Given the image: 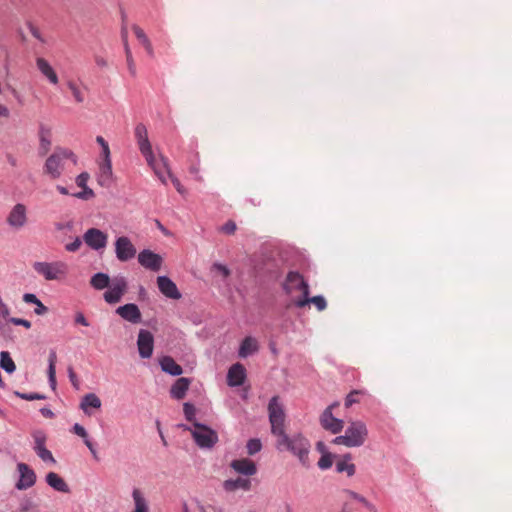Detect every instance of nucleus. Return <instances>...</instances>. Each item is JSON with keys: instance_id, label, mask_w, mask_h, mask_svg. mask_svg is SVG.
<instances>
[{"instance_id": "3", "label": "nucleus", "mask_w": 512, "mask_h": 512, "mask_svg": "<svg viewBox=\"0 0 512 512\" xmlns=\"http://www.w3.org/2000/svg\"><path fill=\"white\" fill-rule=\"evenodd\" d=\"M368 438L367 425L360 420L351 421L345 430L344 435L333 439L336 445H344L348 448L361 447Z\"/></svg>"}, {"instance_id": "46", "label": "nucleus", "mask_w": 512, "mask_h": 512, "mask_svg": "<svg viewBox=\"0 0 512 512\" xmlns=\"http://www.w3.org/2000/svg\"><path fill=\"white\" fill-rule=\"evenodd\" d=\"M121 38H122V41H123V46H124V50H125V56L126 57L133 56L132 52H131V49L129 47V44H128V31H127L126 27H123L122 30H121Z\"/></svg>"}, {"instance_id": "39", "label": "nucleus", "mask_w": 512, "mask_h": 512, "mask_svg": "<svg viewBox=\"0 0 512 512\" xmlns=\"http://www.w3.org/2000/svg\"><path fill=\"white\" fill-rule=\"evenodd\" d=\"M67 86L72 93L75 101L77 103H83L85 100V96L83 91L80 89V87L74 82V81H68Z\"/></svg>"}, {"instance_id": "17", "label": "nucleus", "mask_w": 512, "mask_h": 512, "mask_svg": "<svg viewBox=\"0 0 512 512\" xmlns=\"http://www.w3.org/2000/svg\"><path fill=\"white\" fill-rule=\"evenodd\" d=\"M147 164L152 168L155 175L160 179V181L166 184V175L170 176L171 172L168 168L167 159L163 156L156 158L153 153H151V157L146 159Z\"/></svg>"}, {"instance_id": "43", "label": "nucleus", "mask_w": 512, "mask_h": 512, "mask_svg": "<svg viewBox=\"0 0 512 512\" xmlns=\"http://www.w3.org/2000/svg\"><path fill=\"white\" fill-rule=\"evenodd\" d=\"M246 448H247L248 455H254L261 450V448H262L261 441L256 438L250 439L247 442Z\"/></svg>"}, {"instance_id": "35", "label": "nucleus", "mask_w": 512, "mask_h": 512, "mask_svg": "<svg viewBox=\"0 0 512 512\" xmlns=\"http://www.w3.org/2000/svg\"><path fill=\"white\" fill-rule=\"evenodd\" d=\"M73 432L78 435L79 437L83 438L84 439V443L85 445L88 447V449L90 450V452L92 453L93 457L95 459H98L97 457V452L94 448V445L93 443L88 439V434L85 430V428L83 426H81L80 424L76 423L74 426H73Z\"/></svg>"}, {"instance_id": "54", "label": "nucleus", "mask_w": 512, "mask_h": 512, "mask_svg": "<svg viewBox=\"0 0 512 512\" xmlns=\"http://www.w3.org/2000/svg\"><path fill=\"white\" fill-rule=\"evenodd\" d=\"M221 229L226 234H233L236 231V224L233 221H228L222 226Z\"/></svg>"}, {"instance_id": "36", "label": "nucleus", "mask_w": 512, "mask_h": 512, "mask_svg": "<svg viewBox=\"0 0 512 512\" xmlns=\"http://www.w3.org/2000/svg\"><path fill=\"white\" fill-rule=\"evenodd\" d=\"M90 284L95 289L102 290L109 286L110 278L107 274L99 272L92 276Z\"/></svg>"}, {"instance_id": "8", "label": "nucleus", "mask_w": 512, "mask_h": 512, "mask_svg": "<svg viewBox=\"0 0 512 512\" xmlns=\"http://www.w3.org/2000/svg\"><path fill=\"white\" fill-rule=\"evenodd\" d=\"M6 223L14 230L22 229L28 223L27 207L22 203L14 205L6 217Z\"/></svg>"}, {"instance_id": "47", "label": "nucleus", "mask_w": 512, "mask_h": 512, "mask_svg": "<svg viewBox=\"0 0 512 512\" xmlns=\"http://www.w3.org/2000/svg\"><path fill=\"white\" fill-rule=\"evenodd\" d=\"M96 142L101 146L102 148V155L105 158H110V149L109 145L106 142V140L102 136L96 137Z\"/></svg>"}, {"instance_id": "14", "label": "nucleus", "mask_w": 512, "mask_h": 512, "mask_svg": "<svg viewBox=\"0 0 512 512\" xmlns=\"http://www.w3.org/2000/svg\"><path fill=\"white\" fill-rule=\"evenodd\" d=\"M137 347L142 358H150L153 354L154 337L148 330L141 329L138 333Z\"/></svg>"}, {"instance_id": "60", "label": "nucleus", "mask_w": 512, "mask_h": 512, "mask_svg": "<svg viewBox=\"0 0 512 512\" xmlns=\"http://www.w3.org/2000/svg\"><path fill=\"white\" fill-rule=\"evenodd\" d=\"M23 301L26 303H31V304L36 305L40 300L36 297V295H34L32 293H26L23 295Z\"/></svg>"}, {"instance_id": "18", "label": "nucleus", "mask_w": 512, "mask_h": 512, "mask_svg": "<svg viewBox=\"0 0 512 512\" xmlns=\"http://www.w3.org/2000/svg\"><path fill=\"white\" fill-rule=\"evenodd\" d=\"M157 286L160 292L167 298L174 300H178L181 298V293L179 292L176 284L169 277L158 276Z\"/></svg>"}, {"instance_id": "5", "label": "nucleus", "mask_w": 512, "mask_h": 512, "mask_svg": "<svg viewBox=\"0 0 512 512\" xmlns=\"http://www.w3.org/2000/svg\"><path fill=\"white\" fill-rule=\"evenodd\" d=\"M33 269L47 281L61 280L69 271L68 264L64 261L34 262Z\"/></svg>"}, {"instance_id": "55", "label": "nucleus", "mask_w": 512, "mask_h": 512, "mask_svg": "<svg viewBox=\"0 0 512 512\" xmlns=\"http://www.w3.org/2000/svg\"><path fill=\"white\" fill-rule=\"evenodd\" d=\"M16 394L20 398L25 399V400H29V401L36 400V399H43L44 398V396H42L40 394H37V393L26 394V393H19V392H17Z\"/></svg>"}, {"instance_id": "44", "label": "nucleus", "mask_w": 512, "mask_h": 512, "mask_svg": "<svg viewBox=\"0 0 512 512\" xmlns=\"http://www.w3.org/2000/svg\"><path fill=\"white\" fill-rule=\"evenodd\" d=\"M183 411H184V415H185V418L191 422L192 424L194 422H197L195 420V415H196V408L194 407V405L190 404V403H184L183 405Z\"/></svg>"}, {"instance_id": "11", "label": "nucleus", "mask_w": 512, "mask_h": 512, "mask_svg": "<svg viewBox=\"0 0 512 512\" xmlns=\"http://www.w3.org/2000/svg\"><path fill=\"white\" fill-rule=\"evenodd\" d=\"M83 241L93 250H103L108 243V234L98 228H89L83 234Z\"/></svg>"}, {"instance_id": "28", "label": "nucleus", "mask_w": 512, "mask_h": 512, "mask_svg": "<svg viewBox=\"0 0 512 512\" xmlns=\"http://www.w3.org/2000/svg\"><path fill=\"white\" fill-rule=\"evenodd\" d=\"M259 349L258 342L253 337H246L241 342L240 348H239V356L241 358H246L254 353H256Z\"/></svg>"}, {"instance_id": "42", "label": "nucleus", "mask_w": 512, "mask_h": 512, "mask_svg": "<svg viewBox=\"0 0 512 512\" xmlns=\"http://www.w3.org/2000/svg\"><path fill=\"white\" fill-rule=\"evenodd\" d=\"M333 464V455L331 453L322 454L321 458L318 461V467L321 470L329 469Z\"/></svg>"}, {"instance_id": "59", "label": "nucleus", "mask_w": 512, "mask_h": 512, "mask_svg": "<svg viewBox=\"0 0 512 512\" xmlns=\"http://www.w3.org/2000/svg\"><path fill=\"white\" fill-rule=\"evenodd\" d=\"M346 495L354 500H357L359 501L360 503H364V501L366 500L365 497L361 496L360 494L354 492V491H351V490H346L345 491Z\"/></svg>"}, {"instance_id": "15", "label": "nucleus", "mask_w": 512, "mask_h": 512, "mask_svg": "<svg viewBox=\"0 0 512 512\" xmlns=\"http://www.w3.org/2000/svg\"><path fill=\"white\" fill-rule=\"evenodd\" d=\"M319 422L324 430L331 432L332 434H338L344 427V422L333 416V412L329 409H325L320 415Z\"/></svg>"}, {"instance_id": "51", "label": "nucleus", "mask_w": 512, "mask_h": 512, "mask_svg": "<svg viewBox=\"0 0 512 512\" xmlns=\"http://www.w3.org/2000/svg\"><path fill=\"white\" fill-rule=\"evenodd\" d=\"M101 170L103 175L110 176L112 174V163L110 158H105L103 164L101 165Z\"/></svg>"}, {"instance_id": "37", "label": "nucleus", "mask_w": 512, "mask_h": 512, "mask_svg": "<svg viewBox=\"0 0 512 512\" xmlns=\"http://www.w3.org/2000/svg\"><path fill=\"white\" fill-rule=\"evenodd\" d=\"M0 366L2 369H4L8 373H12L15 371L16 366H15V363H14L13 359L11 358L9 352H7V351L1 352Z\"/></svg>"}, {"instance_id": "53", "label": "nucleus", "mask_w": 512, "mask_h": 512, "mask_svg": "<svg viewBox=\"0 0 512 512\" xmlns=\"http://www.w3.org/2000/svg\"><path fill=\"white\" fill-rule=\"evenodd\" d=\"M168 177L171 179V181H172L175 189L178 191V193H180L181 195H184L186 193V190L180 183L179 179L176 178L175 176H173L172 174Z\"/></svg>"}, {"instance_id": "33", "label": "nucleus", "mask_w": 512, "mask_h": 512, "mask_svg": "<svg viewBox=\"0 0 512 512\" xmlns=\"http://www.w3.org/2000/svg\"><path fill=\"white\" fill-rule=\"evenodd\" d=\"M48 379L51 387L55 389L56 387V362H57V354L54 350L49 352L48 357Z\"/></svg>"}, {"instance_id": "9", "label": "nucleus", "mask_w": 512, "mask_h": 512, "mask_svg": "<svg viewBox=\"0 0 512 512\" xmlns=\"http://www.w3.org/2000/svg\"><path fill=\"white\" fill-rule=\"evenodd\" d=\"M114 246L116 257L120 262H127L136 256V247L127 236L118 237Z\"/></svg>"}, {"instance_id": "63", "label": "nucleus", "mask_w": 512, "mask_h": 512, "mask_svg": "<svg viewBox=\"0 0 512 512\" xmlns=\"http://www.w3.org/2000/svg\"><path fill=\"white\" fill-rule=\"evenodd\" d=\"M40 412L45 418L54 417V413L49 408H41Z\"/></svg>"}, {"instance_id": "25", "label": "nucleus", "mask_w": 512, "mask_h": 512, "mask_svg": "<svg viewBox=\"0 0 512 512\" xmlns=\"http://www.w3.org/2000/svg\"><path fill=\"white\" fill-rule=\"evenodd\" d=\"M46 483L57 492L70 493L67 482L56 472H49L45 477Z\"/></svg>"}, {"instance_id": "62", "label": "nucleus", "mask_w": 512, "mask_h": 512, "mask_svg": "<svg viewBox=\"0 0 512 512\" xmlns=\"http://www.w3.org/2000/svg\"><path fill=\"white\" fill-rule=\"evenodd\" d=\"M9 117H10L9 108L0 103V118L8 119Z\"/></svg>"}, {"instance_id": "21", "label": "nucleus", "mask_w": 512, "mask_h": 512, "mask_svg": "<svg viewBox=\"0 0 512 512\" xmlns=\"http://www.w3.org/2000/svg\"><path fill=\"white\" fill-rule=\"evenodd\" d=\"M116 313L124 320L133 324H137L141 321L140 309L134 303H128L123 306H119L116 309Z\"/></svg>"}, {"instance_id": "16", "label": "nucleus", "mask_w": 512, "mask_h": 512, "mask_svg": "<svg viewBox=\"0 0 512 512\" xmlns=\"http://www.w3.org/2000/svg\"><path fill=\"white\" fill-rule=\"evenodd\" d=\"M135 137L139 146V150L145 159H149L151 157L152 146L148 138V131L144 124L139 123L135 127Z\"/></svg>"}, {"instance_id": "1", "label": "nucleus", "mask_w": 512, "mask_h": 512, "mask_svg": "<svg viewBox=\"0 0 512 512\" xmlns=\"http://www.w3.org/2000/svg\"><path fill=\"white\" fill-rule=\"evenodd\" d=\"M276 448L279 451H288L295 456L304 468L311 467L309 457L311 451L310 441L301 433L293 435L285 434L276 441Z\"/></svg>"}, {"instance_id": "27", "label": "nucleus", "mask_w": 512, "mask_h": 512, "mask_svg": "<svg viewBox=\"0 0 512 512\" xmlns=\"http://www.w3.org/2000/svg\"><path fill=\"white\" fill-rule=\"evenodd\" d=\"M190 386V380L181 377L176 380L170 389L171 396L177 400L183 399Z\"/></svg>"}, {"instance_id": "56", "label": "nucleus", "mask_w": 512, "mask_h": 512, "mask_svg": "<svg viewBox=\"0 0 512 512\" xmlns=\"http://www.w3.org/2000/svg\"><path fill=\"white\" fill-rule=\"evenodd\" d=\"M75 323L86 327L90 325L84 314L81 312L76 313Z\"/></svg>"}, {"instance_id": "32", "label": "nucleus", "mask_w": 512, "mask_h": 512, "mask_svg": "<svg viewBox=\"0 0 512 512\" xmlns=\"http://www.w3.org/2000/svg\"><path fill=\"white\" fill-rule=\"evenodd\" d=\"M132 30H133L136 38L144 46L148 55L153 56L154 50H153L152 44H151L149 38L147 37V35L145 34L144 30L141 27H139L138 25H133Z\"/></svg>"}, {"instance_id": "7", "label": "nucleus", "mask_w": 512, "mask_h": 512, "mask_svg": "<svg viewBox=\"0 0 512 512\" xmlns=\"http://www.w3.org/2000/svg\"><path fill=\"white\" fill-rule=\"evenodd\" d=\"M282 288L287 295L293 296L300 293L299 296H308L310 294L309 284L304 277L297 271H290L285 277Z\"/></svg>"}, {"instance_id": "29", "label": "nucleus", "mask_w": 512, "mask_h": 512, "mask_svg": "<svg viewBox=\"0 0 512 512\" xmlns=\"http://www.w3.org/2000/svg\"><path fill=\"white\" fill-rule=\"evenodd\" d=\"M160 366L164 372L173 376H179L183 372L182 367L170 356H164L161 358Z\"/></svg>"}, {"instance_id": "22", "label": "nucleus", "mask_w": 512, "mask_h": 512, "mask_svg": "<svg viewBox=\"0 0 512 512\" xmlns=\"http://www.w3.org/2000/svg\"><path fill=\"white\" fill-rule=\"evenodd\" d=\"M245 378L246 370L242 364L236 363L229 368L227 374V381L229 386H240L244 383Z\"/></svg>"}, {"instance_id": "10", "label": "nucleus", "mask_w": 512, "mask_h": 512, "mask_svg": "<svg viewBox=\"0 0 512 512\" xmlns=\"http://www.w3.org/2000/svg\"><path fill=\"white\" fill-rule=\"evenodd\" d=\"M109 290L104 293V299L109 304L118 303L127 290V282L123 276L112 279Z\"/></svg>"}, {"instance_id": "49", "label": "nucleus", "mask_w": 512, "mask_h": 512, "mask_svg": "<svg viewBox=\"0 0 512 512\" xmlns=\"http://www.w3.org/2000/svg\"><path fill=\"white\" fill-rule=\"evenodd\" d=\"M82 246V241L79 237H76L75 240L71 243L65 245V249L68 252H76Z\"/></svg>"}, {"instance_id": "52", "label": "nucleus", "mask_w": 512, "mask_h": 512, "mask_svg": "<svg viewBox=\"0 0 512 512\" xmlns=\"http://www.w3.org/2000/svg\"><path fill=\"white\" fill-rule=\"evenodd\" d=\"M9 322L13 323L14 325L24 326L27 329L31 327V322L22 318L12 317L9 318Z\"/></svg>"}, {"instance_id": "2", "label": "nucleus", "mask_w": 512, "mask_h": 512, "mask_svg": "<svg viewBox=\"0 0 512 512\" xmlns=\"http://www.w3.org/2000/svg\"><path fill=\"white\" fill-rule=\"evenodd\" d=\"M77 156L67 148L57 147L54 152L46 159L43 166V174L51 180L59 179L65 172L67 162L76 165Z\"/></svg>"}, {"instance_id": "41", "label": "nucleus", "mask_w": 512, "mask_h": 512, "mask_svg": "<svg viewBox=\"0 0 512 512\" xmlns=\"http://www.w3.org/2000/svg\"><path fill=\"white\" fill-rule=\"evenodd\" d=\"M35 453L43 462L56 464V459L54 458L51 451L48 450L46 447L35 450Z\"/></svg>"}, {"instance_id": "24", "label": "nucleus", "mask_w": 512, "mask_h": 512, "mask_svg": "<svg viewBox=\"0 0 512 512\" xmlns=\"http://www.w3.org/2000/svg\"><path fill=\"white\" fill-rule=\"evenodd\" d=\"M251 487L252 481L248 477L239 476L236 479H227L223 482V488L226 492L249 491Z\"/></svg>"}, {"instance_id": "38", "label": "nucleus", "mask_w": 512, "mask_h": 512, "mask_svg": "<svg viewBox=\"0 0 512 512\" xmlns=\"http://www.w3.org/2000/svg\"><path fill=\"white\" fill-rule=\"evenodd\" d=\"M31 436L34 440V451L46 447L47 435L43 430H34Z\"/></svg>"}, {"instance_id": "58", "label": "nucleus", "mask_w": 512, "mask_h": 512, "mask_svg": "<svg viewBox=\"0 0 512 512\" xmlns=\"http://www.w3.org/2000/svg\"><path fill=\"white\" fill-rule=\"evenodd\" d=\"M68 375H69V379H70V382L72 383V385L78 389V386H79V383H78V378H77V375L76 373L74 372L73 368L72 367H69L68 368Z\"/></svg>"}, {"instance_id": "34", "label": "nucleus", "mask_w": 512, "mask_h": 512, "mask_svg": "<svg viewBox=\"0 0 512 512\" xmlns=\"http://www.w3.org/2000/svg\"><path fill=\"white\" fill-rule=\"evenodd\" d=\"M132 497L135 504V508L132 512H149L147 501L139 489L133 490Z\"/></svg>"}, {"instance_id": "13", "label": "nucleus", "mask_w": 512, "mask_h": 512, "mask_svg": "<svg viewBox=\"0 0 512 512\" xmlns=\"http://www.w3.org/2000/svg\"><path fill=\"white\" fill-rule=\"evenodd\" d=\"M19 480L16 483L18 490H26L32 487L36 482V473L26 463H18Z\"/></svg>"}, {"instance_id": "6", "label": "nucleus", "mask_w": 512, "mask_h": 512, "mask_svg": "<svg viewBox=\"0 0 512 512\" xmlns=\"http://www.w3.org/2000/svg\"><path fill=\"white\" fill-rule=\"evenodd\" d=\"M183 428L190 431L195 443L200 448L210 449L218 442L217 432L199 422H194L193 427L183 426Z\"/></svg>"}, {"instance_id": "23", "label": "nucleus", "mask_w": 512, "mask_h": 512, "mask_svg": "<svg viewBox=\"0 0 512 512\" xmlns=\"http://www.w3.org/2000/svg\"><path fill=\"white\" fill-rule=\"evenodd\" d=\"M38 137H39L38 153H39V155L44 156L49 152V150L51 148V144H52L51 128L44 124H40L39 129H38Z\"/></svg>"}, {"instance_id": "48", "label": "nucleus", "mask_w": 512, "mask_h": 512, "mask_svg": "<svg viewBox=\"0 0 512 512\" xmlns=\"http://www.w3.org/2000/svg\"><path fill=\"white\" fill-rule=\"evenodd\" d=\"M90 179V175L87 172H82L76 177V185L81 189L88 187L87 182Z\"/></svg>"}, {"instance_id": "61", "label": "nucleus", "mask_w": 512, "mask_h": 512, "mask_svg": "<svg viewBox=\"0 0 512 512\" xmlns=\"http://www.w3.org/2000/svg\"><path fill=\"white\" fill-rule=\"evenodd\" d=\"M47 311H48V308L41 301H39L36 304V308L34 310L35 314H37V315H44V314L47 313Z\"/></svg>"}, {"instance_id": "30", "label": "nucleus", "mask_w": 512, "mask_h": 512, "mask_svg": "<svg viewBox=\"0 0 512 512\" xmlns=\"http://www.w3.org/2000/svg\"><path fill=\"white\" fill-rule=\"evenodd\" d=\"M101 405V400L96 394L88 393L83 397L80 404V408L83 410L85 414L91 415L89 408L99 409Z\"/></svg>"}, {"instance_id": "26", "label": "nucleus", "mask_w": 512, "mask_h": 512, "mask_svg": "<svg viewBox=\"0 0 512 512\" xmlns=\"http://www.w3.org/2000/svg\"><path fill=\"white\" fill-rule=\"evenodd\" d=\"M36 66L38 70L42 73V75L45 76L51 84H58V76L53 67L49 64V62L46 59L42 57L37 58Z\"/></svg>"}, {"instance_id": "12", "label": "nucleus", "mask_w": 512, "mask_h": 512, "mask_svg": "<svg viewBox=\"0 0 512 512\" xmlns=\"http://www.w3.org/2000/svg\"><path fill=\"white\" fill-rule=\"evenodd\" d=\"M138 262L144 268L157 272L162 267L163 258L149 249H144L138 254Z\"/></svg>"}, {"instance_id": "31", "label": "nucleus", "mask_w": 512, "mask_h": 512, "mask_svg": "<svg viewBox=\"0 0 512 512\" xmlns=\"http://www.w3.org/2000/svg\"><path fill=\"white\" fill-rule=\"evenodd\" d=\"M336 471L338 473H346L349 477L355 474L356 466L351 462V456L349 454L336 462Z\"/></svg>"}, {"instance_id": "64", "label": "nucleus", "mask_w": 512, "mask_h": 512, "mask_svg": "<svg viewBox=\"0 0 512 512\" xmlns=\"http://www.w3.org/2000/svg\"><path fill=\"white\" fill-rule=\"evenodd\" d=\"M363 505L367 508L369 512H377L376 506L369 502L367 499L364 501Z\"/></svg>"}, {"instance_id": "4", "label": "nucleus", "mask_w": 512, "mask_h": 512, "mask_svg": "<svg viewBox=\"0 0 512 512\" xmlns=\"http://www.w3.org/2000/svg\"><path fill=\"white\" fill-rule=\"evenodd\" d=\"M269 422L271 425V433L279 439L287 434L285 431L286 414L284 406L280 403L278 396H273L268 404Z\"/></svg>"}, {"instance_id": "50", "label": "nucleus", "mask_w": 512, "mask_h": 512, "mask_svg": "<svg viewBox=\"0 0 512 512\" xmlns=\"http://www.w3.org/2000/svg\"><path fill=\"white\" fill-rule=\"evenodd\" d=\"M127 68L132 77H136L137 68L133 56L126 57Z\"/></svg>"}, {"instance_id": "45", "label": "nucleus", "mask_w": 512, "mask_h": 512, "mask_svg": "<svg viewBox=\"0 0 512 512\" xmlns=\"http://www.w3.org/2000/svg\"><path fill=\"white\" fill-rule=\"evenodd\" d=\"M71 195L81 200H90L95 197V193L90 187H85L82 189V191Z\"/></svg>"}, {"instance_id": "57", "label": "nucleus", "mask_w": 512, "mask_h": 512, "mask_svg": "<svg viewBox=\"0 0 512 512\" xmlns=\"http://www.w3.org/2000/svg\"><path fill=\"white\" fill-rule=\"evenodd\" d=\"M213 268L215 270L219 271L225 278L230 275V271L225 265H222L220 263H215L213 265Z\"/></svg>"}, {"instance_id": "40", "label": "nucleus", "mask_w": 512, "mask_h": 512, "mask_svg": "<svg viewBox=\"0 0 512 512\" xmlns=\"http://www.w3.org/2000/svg\"><path fill=\"white\" fill-rule=\"evenodd\" d=\"M364 390H352L345 399V407L349 408L352 405L360 402V396L365 395Z\"/></svg>"}, {"instance_id": "19", "label": "nucleus", "mask_w": 512, "mask_h": 512, "mask_svg": "<svg viewBox=\"0 0 512 512\" xmlns=\"http://www.w3.org/2000/svg\"><path fill=\"white\" fill-rule=\"evenodd\" d=\"M312 303L316 306L318 311H323L327 307V302L325 298L321 295L309 297L308 296H296L292 299L291 303L288 306H295L297 308H303L307 304Z\"/></svg>"}, {"instance_id": "20", "label": "nucleus", "mask_w": 512, "mask_h": 512, "mask_svg": "<svg viewBox=\"0 0 512 512\" xmlns=\"http://www.w3.org/2000/svg\"><path fill=\"white\" fill-rule=\"evenodd\" d=\"M230 467L238 474L243 475L248 478L257 473L256 464L248 458L233 460L230 463Z\"/></svg>"}]
</instances>
